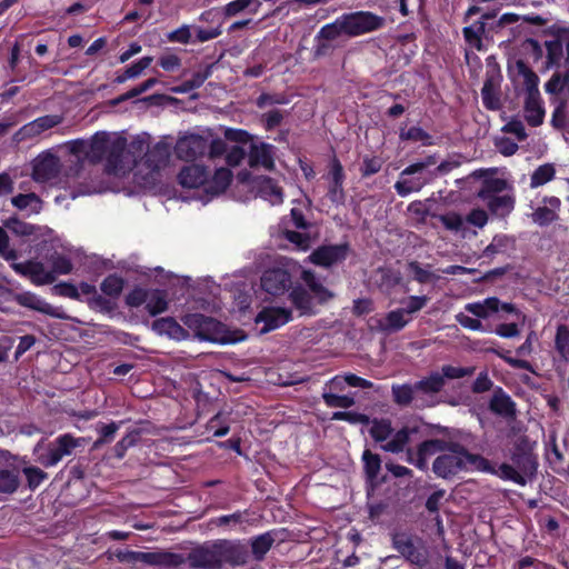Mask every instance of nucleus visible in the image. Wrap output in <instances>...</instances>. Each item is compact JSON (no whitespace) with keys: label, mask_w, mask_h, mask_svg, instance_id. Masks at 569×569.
<instances>
[{"label":"nucleus","mask_w":569,"mask_h":569,"mask_svg":"<svg viewBox=\"0 0 569 569\" xmlns=\"http://www.w3.org/2000/svg\"><path fill=\"white\" fill-rule=\"evenodd\" d=\"M144 148L142 140H133L127 150V140L123 137L111 138L106 131L96 132L89 141L87 160L97 164L106 160V171L118 174L127 169L124 159L132 154L133 164L141 157Z\"/></svg>","instance_id":"nucleus-1"},{"label":"nucleus","mask_w":569,"mask_h":569,"mask_svg":"<svg viewBox=\"0 0 569 569\" xmlns=\"http://www.w3.org/2000/svg\"><path fill=\"white\" fill-rule=\"evenodd\" d=\"M448 451L438 456L432 463V471L442 479H450L461 471L477 470L490 472L492 463L479 453L470 452L458 442L447 443Z\"/></svg>","instance_id":"nucleus-2"},{"label":"nucleus","mask_w":569,"mask_h":569,"mask_svg":"<svg viewBox=\"0 0 569 569\" xmlns=\"http://www.w3.org/2000/svg\"><path fill=\"white\" fill-rule=\"evenodd\" d=\"M510 459L512 465L503 462L497 468L492 465V470L489 473L502 480L526 486L528 480L536 475L538 468L537 457L529 448L527 441L521 440L515 443Z\"/></svg>","instance_id":"nucleus-3"},{"label":"nucleus","mask_w":569,"mask_h":569,"mask_svg":"<svg viewBox=\"0 0 569 569\" xmlns=\"http://www.w3.org/2000/svg\"><path fill=\"white\" fill-rule=\"evenodd\" d=\"M48 261L51 264V270H46L41 261L32 259L23 263H10V267L17 274L28 278L34 286L51 284L58 274H69L73 270L71 259L58 251H53L48 257Z\"/></svg>","instance_id":"nucleus-4"},{"label":"nucleus","mask_w":569,"mask_h":569,"mask_svg":"<svg viewBox=\"0 0 569 569\" xmlns=\"http://www.w3.org/2000/svg\"><path fill=\"white\" fill-rule=\"evenodd\" d=\"M391 547L399 553V557L416 569H425L430 565L431 556L427 541L411 531H393Z\"/></svg>","instance_id":"nucleus-5"},{"label":"nucleus","mask_w":569,"mask_h":569,"mask_svg":"<svg viewBox=\"0 0 569 569\" xmlns=\"http://www.w3.org/2000/svg\"><path fill=\"white\" fill-rule=\"evenodd\" d=\"M181 320L200 340L221 345L236 341L227 326L212 317L202 313H188Z\"/></svg>","instance_id":"nucleus-6"},{"label":"nucleus","mask_w":569,"mask_h":569,"mask_svg":"<svg viewBox=\"0 0 569 569\" xmlns=\"http://www.w3.org/2000/svg\"><path fill=\"white\" fill-rule=\"evenodd\" d=\"M341 34L350 38L359 37L382 29L386 19L371 11H353L343 13L335 21Z\"/></svg>","instance_id":"nucleus-7"},{"label":"nucleus","mask_w":569,"mask_h":569,"mask_svg":"<svg viewBox=\"0 0 569 569\" xmlns=\"http://www.w3.org/2000/svg\"><path fill=\"white\" fill-rule=\"evenodd\" d=\"M88 439L84 437H74L71 433H62L50 441L46 452L38 456V462L44 468L57 466L64 457H69L78 448H84Z\"/></svg>","instance_id":"nucleus-8"},{"label":"nucleus","mask_w":569,"mask_h":569,"mask_svg":"<svg viewBox=\"0 0 569 569\" xmlns=\"http://www.w3.org/2000/svg\"><path fill=\"white\" fill-rule=\"evenodd\" d=\"M114 556L119 562H142L149 566H159L166 569H174L183 563L182 555L170 551L143 552L133 550H117Z\"/></svg>","instance_id":"nucleus-9"},{"label":"nucleus","mask_w":569,"mask_h":569,"mask_svg":"<svg viewBox=\"0 0 569 569\" xmlns=\"http://www.w3.org/2000/svg\"><path fill=\"white\" fill-rule=\"evenodd\" d=\"M340 36L341 33L335 22L322 26L313 38V46L308 52V59L316 61L332 56L338 48L337 40Z\"/></svg>","instance_id":"nucleus-10"},{"label":"nucleus","mask_w":569,"mask_h":569,"mask_svg":"<svg viewBox=\"0 0 569 569\" xmlns=\"http://www.w3.org/2000/svg\"><path fill=\"white\" fill-rule=\"evenodd\" d=\"M350 252L348 242L337 244H322L316 248L307 260L322 268H330L337 263L343 262Z\"/></svg>","instance_id":"nucleus-11"},{"label":"nucleus","mask_w":569,"mask_h":569,"mask_svg":"<svg viewBox=\"0 0 569 569\" xmlns=\"http://www.w3.org/2000/svg\"><path fill=\"white\" fill-rule=\"evenodd\" d=\"M328 173L325 179L328 181L327 198L335 206H342L346 202L343 183L346 180L345 169L340 160L333 156L329 162Z\"/></svg>","instance_id":"nucleus-12"},{"label":"nucleus","mask_w":569,"mask_h":569,"mask_svg":"<svg viewBox=\"0 0 569 569\" xmlns=\"http://www.w3.org/2000/svg\"><path fill=\"white\" fill-rule=\"evenodd\" d=\"M182 559V565L188 563L192 569H220L217 541L192 548Z\"/></svg>","instance_id":"nucleus-13"},{"label":"nucleus","mask_w":569,"mask_h":569,"mask_svg":"<svg viewBox=\"0 0 569 569\" xmlns=\"http://www.w3.org/2000/svg\"><path fill=\"white\" fill-rule=\"evenodd\" d=\"M60 169V159L51 152H43L32 161L31 177L36 182L44 183L56 179Z\"/></svg>","instance_id":"nucleus-14"},{"label":"nucleus","mask_w":569,"mask_h":569,"mask_svg":"<svg viewBox=\"0 0 569 569\" xmlns=\"http://www.w3.org/2000/svg\"><path fill=\"white\" fill-rule=\"evenodd\" d=\"M208 149V140L200 134H189L180 138L176 146V156L184 161H193L202 157Z\"/></svg>","instance_id":"nucleus-15"},{"label":"nucleus","mask_w":569,"mask_h":569,"mask_svg":"<svg viewBox=\"0 0 569 569\" xmlns=\"http://www.w3.org/2000/svg\"><path fill=\"white\" fill-rule=\"evenodd\" d=\"M392 400L400 407H408L413 403L415 408L423 409L436 405L433 400H429L416 393L413 383H395L391 387Z\"/></svg>","instance_id":"nucleus-16"},{"label":"nucleus","mask_w":569,"mask_h":569,"mask_svg":"<svg viewBox=\"0 0 569 569\" xmlns=\"http://www.w3.org/2000/svg\"><path fill=\"white\" fill-rule=\"evenodd\" d=\"M541 203L530 213L531 221L539 227H548L558 221L561 200L555 196H546Z\"/></svg>","instance_id":"nucleus-17"},{"label":"nucleus","mask_w":569,"mask_h":569,"mask_svg":"<svg viewBox=\"0 0 569 569\" xmlns=\"http://www.w3.org/2000/svg\"><path fill=\"white\" fill-rule=\"evenodd\" d=\"M218 557L220 559V569L224 565L232 567L246 565L249 558L248 550L240 543L228 540H217Z\"/></svg>","instance_id":"nucleus-18"},{"label":"nucleus","mask_w":569,"mask_h":569,"mask_svg":"<svg viewBox=\"0 0 569 569\" xmlns=\"http://www.w3.org/2000/svg\"><path fill=\"white\" fill-rule=\"evenodd\" d=\"M61 122V117L57 114H47L39 117L24 126H22L16 133L18 141L32 139L40 136L42 132L58 126Z\"/></svg>","instance_id":"nucleus-19"},{"label":"nucleus","mask_w":569,"mask_h":569,"mask_svg":"<svg viewBox=\"0 0 569 569\" xmlns=\"http://www.w3.org/2000/svg\"><path fill=\"white\" fill-rule=\"evenodd\" d=\"M489 410L507 420H512L517 416L516 402L501 387L495 389L489 401Z\"/></svg>","instance_id":"nucleus-20"},{"label":"nucleus","mask_w":569,"mask_h":569,"mask_svg":"<svg viewBox=\"0 0 569 569\" xmlns=\"http://www.w3.org/2000/svg\"><path fill=\"white\" fill-rule=\"evenodd\" d=\"M171 156V146L166 141H159L148 148L143 156L144 164L151 171H159L167 167Z\"/></svg>","instance_id":"nucleus-21"},{"label":"nucleus","mask_w":569,"mask_h":569,"mask_svg":"<svg viewBox=\"0 0 569 569\" xmlns=\"http://www.w3.org/2000/svg\"><path fill=\"white\" fill-rule=\"evenodd\" d=\"M300 279L307 287L306 289L315 297L318 305L323 306L335 297L333 292L320 282L313 270L302 269Z\"/></svg>","instance_id":"nucleus-22"},{"label":"nucleus","mask_w":569,"mask_h":569,"mask_svg":"<svg viewBox=\"0 0 569 569\" xmlns=\"http://www.w3.org/2000/svg\"><path fill=\"white\" fill-rule=\"evenodd\" d=\"M209 171L204 166L183 167L178 174V182L183 188L196 189L208 182Z\"/></svg>","instance_id":"nucleus-23"},{"label":"nucleus","mask_w":569,"mask_h":569,"mask_svg":"<svg viewBox=\"0 0 569 569\" xmlns=\"http://www.w3.org/2000/svg\"><path fill=\"white\" fill-rule=\"evenodd\" d=\"M289 299L301 316H315L319 312L315 297L301 286L290 291Z\"/></svg>","instance_id":"nucleus-24"},{"label":"nucleus","mask_w":569,"mask_h":569,"mask_svg":"<svg viewBox=\"0 0 569 569\" xmlns=\"http://www.w3.org/2000/svg\"><path fill=\"white\" fill-rule=\"evenodd\" d=\"M248 163L251 168L261 166L268 170H272L274 166L272 146L264 142H261L260 144L250 142L248 150Z\"/></svg>","instance_id":"nucleus-25"},{"label":"nucleus","mask_w":569,"mask_h":569,"mask_svg":"<svg viewBox=\"0 0 569 569\" xmlns=\"http://www.w3.org/2000/svg\"><path fill=\"white\" fill-rule=\"evenodd\" d=\"M261 288L271 296L284 293V268L268 269L261 277Z\"/></svg>","instance_id":"nucleus-26"},{"label":"nucleus","mask_w":569,"mask_h":569,"mask_svg":"<svg viewBox=\"0 0 569 569\" xmlns=\"http://www.w3.org/2000/svg\"><path fill=\"white\" fill-rule=\"evenodd\" d=\"M284 319V307H266L254 318V322L263 323L261 333L270 332L283 323Z\"/></svg>","instance_id":"nucleus-27"},{"label":"nucleus","mask_w":569,"mask_h":569,"mask_svg":"<svg viewBox=\"0 0 569 569\" xmlns=\"http://www.w3.org/2000/svg\"><path fill=\"white\" fill-rule=\"evenodd\" d=\"M254 188L257 193L262 199L269 201L271 204H279L282 202V190L273 179L269 177H257L254 180Z\"/></svg>","instance_id":"nucleus-28"},{"label":"nucleus","mask_w":569,"mask_h":569,"mask_svg":"<svg viewBox=\"0 0 569 569\" xmlns=\"http://www.w3.org/2000/svg\"><path fill=\"white\" fill-rule=\"evenodd\" d=\"M481 99L487 110L498 111L502 108L500 87L493 77L486 78L481 89Z\"/></svg>","instance_id":"nucleus-29"},{"label":"nucleus","mask_w":569,"mask_h":569,"mask_svg":"<svg viewBox=\"0 0 569 569\" xmlns=\"http://www.w3.org/2000/svg\"><path fill=\"white\" fill-rule=\"evenodd\" d=\"M488 211L497 218L508 217L515 209L516 199L512 194H502L481 199Z\"/></svg>","instance_id":"nucleus-30"},{"label":"nucleus","mask_w":569,"mask_h":569,"mask_svg":"<svg viewBox=\"0 0 569 569\" xmlns=\"http://www.w3.org/2000/svg\"><path fill=\"white\" fill-rule=\"evenodd\" d=\"M416 393L420 395L429 400H433L432 397L439 393L445 387L443 377L440 372H431L428 377L416 381L415 383Z\"/></svg>","instance_id":"nucleus-31"},{"label":"nucleus","mask_w":569,"mask_h":569,"mask_svg":"<svg viewBox=\"0 0 569 569\" xmlns=\"http://www.w3.org/2000/svg\"><path fill=\"white\" fill-rule=\"evenodd\" d=\"M487 21L479 19L462 29L465 41L478 51L485 50L482 38L489 39L487 34Z\"/></svg>","instance_id":"nucleus-32"},{"label":"nucleus","mask_w":569,"mask_h":569,"mask_svg":"<svg viewBox=\"0 0 569 569\" xmlns=\"http://www.w3.org/2000/svg\"><path fill=\"white\" fill-rule=\"evenodd\" d=\"M525 119L531 127L542 124L545 119V108L541 96L526 97L525 99Z\"/></svg>","instance_id":"nucleus-33"},{"label":"nucleus","mask_w":569,"mask_h":569,"mask_svg":"<svg viewBox=\"0 0 569 569\" xmlns=\"http://www.w3.org/2000/svg\"><path fill=\"white\" fill-rule=\"evenodd\" d=\"M516 69L518 74L523 78L526 97L540 96L537 73L523 60H517Z\"/></svg>","instance_id":"nucleus-34"},{"label":"nucleus","mask_w":569,"mask_h":569,"mask_svg":"<svg viewBox=\"0 0 569 569\" xmlns=\"http://www.w3.org/2000/svg\"><path fill=\"white\" fill-rule=\"evenodd\" d=\"M232 172L228 168H219L214 171L211 180L206 183V192L211 196H218L227 190L232 181Z\"/></svg>","instance_id":"nucleus-35"},{"label":"nucleus","mask_w":569,"mask_h":569,"mask_svg":"<svg viewBox=\"0 0 569 569\" xmlns=\"http://www.w3.org/2000/svg\"><path fill=\"white\" fill-rule=\"evenodd\" d=\"M13 299L21 307L29 308L44 315H53L52 307L31 291L17 293Z\"/></svg>","instance_id":"nucleus-36"},{"label":"nucleus","mask_w":569,"mask_h":569,"mask_svg":"<svg viewBox=\"0 0 569 569\" xmlns=\"http://www.w3.org/2000/svg\"><path fill=\"white\" fill-rule=\"evenodd\" d=\"M406 316L401 308L391 310L380 321L379 327L385 332H398L411 321V318H406Z\"/></svg>","instance_id":"nucleus-37"},{"label":"nucleus","mask_w":569,"mask_h":569,"mask_svg":"<svg viewBox=\"0 0 569 569\" xmlns=\"http://www.w3.org/2000/svg\"><path fill=\"white\" fill-rule=\"evenodd\" d=\"M499 299L489 297L482 302H470L465 306V310L473 315L478 319H486L491 313L498 312Z\"/></svg>","instance_id":"nucleus-38"},{"label":"nucleus","mask_w":569,"mask_h":569,"mask_svg":"<svg viewBox=\"0 0 569 569\" xmlns=\"http://www.w3.org/2000/svg\"><path fill=\"white\" fill-rule=\"evenodd\" d=\"M513 244V237L503 233H498L492 238V241L483 249L482 257L491 259L498 253H505Z\"/></svg>","instance_id":"nucleus-39"},{"label":"nucleus","mask_w":569,"mask_h":569,"mask_svg":"<svg viewBox=\"0 0 569 569\" xmlns=\"http://www.w3.org/2000/svg\"><path fill=\"white\" fill-rule=\"evenodd\" d=\"M399 139L401 141L421 142L425 147L435 146L433 137L419 126H412L409 129H400Z\"/></svg>","instance_id":"nucleus-40"},{"label":"nucleus","mask_w":569,"mask_h":569,"mask_svg":"<svg viewBox=\"0 0 569 569\" xmlns=\"http://www.w3.org/2000/svg\"><path fill=\"white\" fill-rule=\"evenodd\" d=\"M146 310L151 317H156L168 310L167 292L160 289L150 290V296L146 301Z\"/></svg>","instance_id":"nucleus-41"},{"label":"nucleus","mask_w":569,"mask_h":569,"mask_svg":"<svg viewBox=\"0 0 569 569\" xmlns=\"http://www.w3.org/2000/svg\"><path fill=\"white\" fill-rule=\"evenodd\" d=\"M152 329L159 335H167L170 338H179L184 333V329L172 317L156 319Z\"/></svg>","instance_id":"nucleus-42"},{"label":"nucleus","mask_w":569,"mask_h":569,"mask_svg":"<svg viewBox=\"0 0 569 569\" xmlns=\"http://www.w3.org/2000/svg\"><path fill=\"white\" fill-rule=\"evenodd\" d=\"M415 431H416L415 428L410 429L408 427H403L402 429L398 430L393 435V437L390 441L382 445L381 449L387 452H392V453H399V452L403 451L406 445L410 440V435Z\"/></svg>","instance_id":"nucleus-43"},{"label":"nucleus","mask_w":569,"mask_h":569,"mask_svg":"<svg viewBox=\"0 0 569 569\" xmlns=\"http://www.w3.org/2000/svg\"><path fill=\"white\" fill-rule=\"evenodd\" d=\"M428 182V179L420 176L402 178L395 183V190L400 197H407L412 192L420 191Z\"/></svg>","instance_id":"nucleus-44"},{"label":"nucleus","mask_w":569,"mask_h":569,"mask_svg":"<svg viewBox=\"0 0 569 569\" xmlns=\"http://www.w3.org/2000/svg\"><path fill=\"white\" fill-rule=\"evenodd\" d=\"M152 57L146 56L133 62L131 66L127 67L121 74H118L113 82L114 83H123L129 79H133L139 77L143 70H146L152 62Z\"/></svg>","instance_id":"nucleus-45"},{"label":"nucleus","mask_w":569,"mask_h":569,"mask_svg":"<svg viewBox=\"0 0 569 569\" xmlns=\"http://www.w3.org/2000/svg\"><path fill=\"white\" fill-rule=\"evenodd\" d=\"M370 423L371 427L369 429V433L376 442L386 441L393 432V428L389 419L373 418L372 420L370 419Z\"/></svg>","instance_id":"nucleus-46"},{"label":"nucleus","mask_w":569,"mask_h":569,"mask_svg":"<svg viewBox=\"0 0 569 569\" xmlns=\"http://www.w3.org/2000/svg\"><path fill=\"white\" fill-rule=\"evenodd\" d=\"M555 176L556 169L552 163L541 164L532 172L530 177V188L536 189L541 187L553 180Z\"/></svg>","instance_id":"nucleus-47"},{"label":"nucleus","mask_w":569,"mask_h":569,"mask_svg":"<svg viewBox=\"0 0 569 569\" xmlns=\"http://www.w3.org/2000/svg\"><path fill=\"white\" fill-rule=\"evenodd\" d=\"M362 461L367 479L369 481L376 480L381 469L380 456L366 449L362 453Z\"/></svg>","instance_id":"nucleus-48"},{"label":"nucleus","mask_w":569,"mask_h":569,"mask_svg":"<svg viewBox=\"0 0 569 569\" xmlns=\"http://www.w3.org/2000/svg\"><path fill=\"white\" fill-rule=\"evenodd\" d=\"M211 74L212 66H207L202 71L194 72L190 79L183 81L176 91L180 93H187L191 90L198 89L208 78L211 77Z\"/></svg>","instance_id":"nucleus-49"},{"label":"nucleus","mask_w":569,"mask_h":569,"mask_svg":"<svg viewBox=\"0 0 569 569\" xmlns=\"http://www.w3.org/2000/svg\"><path fill=\"white\" fill-rule=\"evenodd\" d=\"M20 486L19 471L17 469H0V492L13 493Z\"/></svg>","instance_id":"nucleus-50"},{"label":"nucleus","mask_w":569,"mask_h":569,"mask_svg":"<svg viewBox=\"0 0 569 569\" xmlns=\"http://www.w3.org/2000/svg\"><path fill=\"white\" fill-rule=\"evenodd\" d=\"M123 287L124 280L117 273L107 276L100 284V289L103 295L110 298H118L121 295Z\"/></svg>","instance_id":"nucleus-51"},{"label":"nucleus","mask_w":569,"mask_h":569,"mask_svg":"<svg viewBox=\"0 0 569 569\" xmlns=\"http://www.w3.org/2000/svg\"><path fill=\"white\" fill-rule=\"evenodd\" d=\"M11 203L19 210L32 207V212L38 213L41 210V199L34 192L19 193L11 199Z\"/></svg>","instance_id":"nucleus-52"},{"label":"nucleus","mask_w":569,"mask_h":569,"mask_svg":"<svg viewBox=\"0 0 569 569\" xmlns=\"http://www.w3.org/2000/svg\"><path fill=\"white\" fill-rule=\"evenodd\" d=\"M555 349L562 359H569V326L558 325L555 336Z\"/></svg>","instance_id":"nucleus-53"},{"label":"nucleus","mask_w":569,"mask_h":569,"mask_svg":"<svg viewBox=\"0 0 569 569\" xmlns=\"http://www.w3.org/2000/svg\"><path fill=\"white\" fill-rule=\"evenodd\" d=\"M121 422L111 421L110 423L99 422L97 425V432L99 438L94 441L93 448H99L102 445L109 443L113 440L116 432L119 430Z\"/></svg>","instance_id":"nucleus-54"},{"label":"nucleus","mask_w":569,"mask_h":569,"mask_svg":"<svg viewBox=\"0 0 569 569\" xmlns=\"http://www.w3.org/2000/svg\"><path fill=\"white\" fill-rule=\"evenodd\" d=\"M488 351L495 353L497 357L502 359L511 368L522 369V370L529 371L531 373L536 372L531 362H529L526 359L511 357L509 350H499V349L491 348V349H488Z\"/></svg>","instance_id":"nucleus-55"},{"label":"nucleus","mask_w":569,"mask_h":569,"mask_svg":"<svg viewBox=\"0 0 569 569\" xmlns=\"http://www.w3.org/2000/svg\"><path fill=\"white\" fill-rule=\"evenodd\" d=\"M140 440V431L138 429H133L129 431L124 437H122L113 447L114 457L118 459H122L127 451L134 447Z\"/></svg>","instance_id":"nucleus-56"},{"label":"nucleus","mask_w":569,"mask_h":569,"mask_svg":"<svg viewBox=\"0 0 569 569\" xmlns=\"http://www.w3.org/2000/svg\"><path fill=\"white\" fill-rule=\"evenodd\" d=\"M506 187H507V182L503 179H500V178L486 179L482 182L480 190L478 191V198L487 199L490 197L500 196L499 193L502 192L506 189Z\"/></svg>","instance_id":"nucleus-57"},{"label":"nucleus","mask_w":569,"mask_h":569,"mask_svg":"<svg viewBox=\"0 0 569 569\" xmlns=\"http://www.w3.org/2000/svg\"><path fill=\"white\" fill-rule=\"evenodd\" d=\"M22 473L26 477L27 486L30 490H36L46 479L48 473L36 466H28L22 468Z\"/></svg>","instance_id":"nucleus-58"},{"label":"nucleus","mask_w":569,"mask_h":569,"mask_svg":"<svg viewBox=\"0 0 569 569\" xmlns=\"http://www.w3.org/2000/svg\"><path fill=\"white\" fill-rule=\"evenodd\" d=\"M547 50V67H558L563 56V46L560 39L549 40L545 43Z\"/></svg>","instance_id":"nucleus-59"},{"label":"nucleus","mask_w":569,"mask_h":569,"mask_svg":"<svg viewBox=\"0 0 569 569\" xmlns=\"http://www.w3.org/2000/svg\"><path fill=\"white\" fill-rule=\"evenodd\" d=\"M273 539L269 532L259 535L251 541V550L256 559L260 560L270 550Z\"/></svg>","instance_id":"nucleus-60"},{"label":"nucleus","mask_w":569,"mask_h":569,"mask_svg":"<svg viewBox=\"0 0 569 569\" xmlns=\"http://www.w3.org/2000/svg\"><path fill=\"white\" fill-rule=\"evenodd\" d=\"M87 303L91 310L101 313H112L117 308L116 302L99 293L89 297Z\"/></svg>","instance_id":"nucleus-61"},{"label":"nucleus","mask_w":569,"mask_h":569,"mask_svg":"<svg viewBox=\"0 0 569 569\" xmlns=\"http://www.w3.org/2000/svg\"><path fill=\"white\" fill-rule=\"evenodd\" d=\"M447 446V442L441 439H429L420 442L415 450V456H422L425 458L431 457L438 451H441Z\"/></svg>","instance_id":"nucleus-62"},{"label":"nucleus","mask_w":569,"mask_h":569,"mask_svg":"<svg viewBox=\"0 0 569 569\" xmlns=\"http://www.w3.org/2000/svg\"><path fill=\"white\" fill-rule=\"evenodd\" d=\"M347 383L350 387H357L362 389L372 388L373 383L362 377H359L355 373H348L345 377H335L331 381L335 388L341 387L342 383Z\"/></svg>","instance_id":"nucleus-63"},{"label":"nucleus","mask_w":569,"mask_h":569,"mask_svg":"<svg viewBox=\"0 0 569 569\" xmlns=\"http://www.w3.org/2000/svg\"><path fill=\"white\" fill-rule=\"evenodd\" d=\"M310 204V200H307V202H299L297 207L290 210L291 221L297 229L307 230L311 226L305 217V211L309 210Z\"/></svg>","instance_id":"nucleus-64"}]
</instances>
